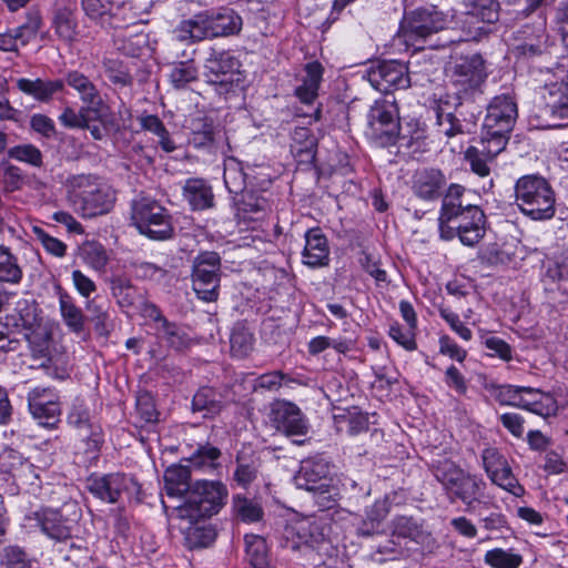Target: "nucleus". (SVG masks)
<instances>
[{"label": "nucleus", "mask_w": 568, "mask_h": 568, "mask_svg": "<svg viewBox=\"0 0 568 568\" xmlns=\"http://www.w3.org/2000/svg\"><path fill=\"white\" fill-rule=\"evenodd\" d=\"M260 473V459L252 457L250 459L242 455L236 457V468L233 473V480L242 488H247Z\"/></svg>", "instance_id": "obj_44"}, {"label": "nucleus", "mask_w": 568, "mask_h": 568, "mask_svg": "<svg viewBox=\"0 0 568 568\" xmlns=\"http://www.w3.org/2000/svg\"><path fill=\"white\" fill-rule=\"evenodd\" d=\"M493 484L501 487L504 490L514 495V497H520V493L518 490L521 487L518 485L517 479L511 474V470L508 465H505L501 469H498L495 474L489 475Z\"/></svg>", "instance_id": "obj_58"}, {"label": "nucleus", "mask_w": 568, "mask_h": 568, "mask_svg": "<svg viewBox=\"0 0 568 568\" xmlns=\"http://www.w3.org/2000/svg\"><path fill=\"white\" fill-rule=\"evenodd\" d=\"M85 489L95 497H136L141 485L125 474H92L85 479Z\"/></svg>", "instance_id": "obj_16"}, {"label": "nucleus", "mask_w": 568, "mask_h": 568, "mask_svg": "<svg viewBox=\"0 0 568 568\" xmlns=\"http://www.w3.org/2000/svg\"><path fill=\"white\" fill-rule=\"evenodd\" d=\"M447 23V14L437 7H419L405 13L402 30L406 41H419L444 30Z\"/></svg>", "instance_id": "obj_13"}, {"label": "nucleus", "mask_w": 568, "mask_h": 568, "mask_svg": "<svg viewBox=\"0 0 568 568\" xmlns=\"http://www.w3.org/2000/svg\"><path fill=\"white\" fill-rule=\"evenodd\" d=\"M471 192L460 184H450L444 194L438 216L439 236L444 241L456 237V230L462 227L469 212L478 205L470 201Z\"/></svg>", "instance_id": "obj_9"}, {"label": "nucleus", "mask_w": 568, "mask_h": 568, "mask_svg": "<svg viewBox=\"0 0 568 568\" xmlns=\"http://www.w3.org/2000/svg\"><path fill=\"white\" fill-rule=\"evenodd\" d=\"M33 233L48 253L58 257H61L65 254L67 245L62 241L50 236L47 232L38 226L33 227Z\"/></svg>", "instance_id": "obj_62"}, {"label": "nucleus", "mask_w": 568, "mask_h": 568, "mask_svg": "<svg viewBox=\"0 0 568 568\" xmlns=\"http://www.w3.org/2000/svg\"><path fill=\"white\" fill-rule=\"evenodd\" d=\"M568 280V255H561L558 260L549 262L544 274V281L551 283Z\"/></svg>", "instance_id": "obj_60"}, {"label": "nucleus", "mask_w": 568, "mask_h": 568, "mask_svg": "<svg viewBox=\"0 0 568 568\" xmlns=\"http://www.w3.org/2000/svg\"><path fill=\"white\" fill-rule=\"evenodd\" d=\"M434 476L444 488L456 497L476 496L483 494L485 484L475 476L466 475L454 462L438 460L434 465Z\"/></svg>", "instance_id": "obj_15"}, {"label": "nucleus", "mask_w": 568, "mask_h": 568, "mask_svg": "<svg viewBox=\"0 0 568 568\" xmlns=\"http://www.w3.org/2000/svg\"><path fill=\"white\" fill-rule=\"evenodd\" d=\"M149 310V316L156 323L159 338L165 341L175 351H183L191 345V338L183 327L169 322L154 304H151Z\"/></svg>", "instance_id": "obj_26"}, {"label": "nucleus", "mask_w": 568, "mask_h": 568, "mask_svg": "<svg viewBox=\"0 0 568 568\" xmlns=\"http://www.w3.org/2000/svg\"><path fill=\"white\" fill-rule=\"evenodd\" d=\"M226 399L222 392L211 386L200 387L193 395L191 409L202 414L203 418H214L225 407Z\"/></svg>", "instance_id": "obj_28"}, {"label": "nucleus", "mask_w": 568, "mask_h": 568, "mask_svg": "<svg viewBox=\"0 0 568 568\" xmlns=\"http://www.w3.org/2000/svg\"><path fill=\"white\" fill-rule=\"evenodd\" d=\"M542 460L541 467L548 475H560L568 471L567 462L557 450H547L542 456Z\"/></svg>", "instance_id": "obj_61"}, {"label": "nucleus", "mask_w": 568, "mask_h": 568, "mask_svg": "<svg viewBox=\"0 0 568 568\" xmlns=\"http://www.w3.org/2000/svg\"><path fill=\"white\" fill-rule=\"evenodd\" d=\"M272 193L266 189L255 190L250 186L237 197H233L236 216L243 221H258L266 216L272 206Z\"/></svg>", "instance_id": "obj_21"}, {"label": "nucleus", "mask_w": 568, "mask_h": 568, "mask_svg": "<svg viewBox=\"0 0 568 568\" xmlns=\"http://www.w3.org/2000/svg\"><path fill=\"white\" fill-rule=\"evenodd\" d=\"M221 257L216 252H202L192 265V286L197 297L214 302L219 297Z\"/></svg>", "instance_id": "obj_12"}, {"label": "nucleus", "mask_w": 568, "mask_h": 568, "mask_svg": "<svg viewBox=\"0 0 568 568\" xmlns=\"http://www.w3.org/2000/svg\"><path fill=\"white\" fill-rule=\"evenodd\" d=\"M224 183L230 193L237 197L248 190V184L252 186L253 183L250 180V174L244 171L240 163H230L225 165L223 174Z\"/></svg>", "instance_id": "obj_42"}, {"label": "nucleus", "mask_w": 568, "mask_h": 568, "mask_svg": "<svg viewBox=\"0 0 568 568\" xmlns=\"http://www.w3.org/2000/svg\"><path fill=\"white\" fill-rule=\"evenodd\" d=\"M81 256L84 263L95 271L104 270L109 261L106 251L98 242H85L81 247Z\"/></svg>", "instance_id": "obj_52"}, {"label": "nucleus", "mask_w": 568, "mask_h": 568, "mask_svg": "<svg viewBox=\"0 0 568 568\" xmlns=\"http://www.w3.org/2000/svg\"><path fill=\"white\" fill-rule=\"evenodd\" d=\"M8 156L33 168L43 165V155L40 149L31 143L18 144L8 150Z\"/></svg>", "instance_id": "obj_48"}, {"label": "nucleus", "mask_w": 568, "mask_h": 568, "mask_svg": "<svg viewBox=\"0 0 568 568\" xmlns=\"http://www.w3.org/2000/svg\"><path fill=\"white\" fill-rule=\"evenodd\" d=\"M464 10L457 17L462 34L450 42L475 41L487 39L493 26L499 20L500 4L498 0H464Z\"/></svg>", "instance_id": "obj_5"}, {"label": "nucleus", "mask_w": 568, "mask_h": 568, "mask_svg": "<svg viewBox=\"0 0 568 568\" xmlns=\"http://www.w3.org/2000/svg\"><path fill=\"white\" fill-rule=\"evenodd\" d=\"M241 67L240 60L232 52L211 48L204 63V77L217 94L227 95L245 85Z\"/></svg>", "instance_id": "obj_6"}, {"label": "nucleus", "mask_w": 568, "mask_h": 568, "mask_svg": "<svg viewBox=\"0 0 568 568\" xmlns=\"http://www.w3.org/2000/svg\"><path fill=\"white\" fill-rule=\"evenodd\" d=\"M446 178L438 169H425L415 175L414 194L423 201H436L443 194Z\"/></svg>", "instance_id": "obj_27"}, {"label": "nucleus", "mask_w": 568, "mask_h": 568, "mask_svg": "<svg viewBox=\"0 0 568 568\" xmlns=\"http://www.w3.org/2000/svg\"><path fill=\"white\" fill-rule=\"evenodd\" d=\"M136 410L145 423H154L158 420L159 413L155 408L153 398L149 394L138 397Z\"/></svg>", "instance_id": "obj_64"}, {"label": "nucleus", "mask_w": 568, "mask_h": 568, "mask_svg": "<svg viewBox=\"0 0 568 568\" xmlns=\"http://www.w3.org/2000/svg\"><path fill=\"white\" fill-rule=\"evenodd\" d=\"M183 196L194 211L205 210L213 205L212 187L203 179H187L183 186Z\"/></svg>", "instance_id": "obj_34"}, {"label": "nucleus", "mask_w": 568, "mask_h": 568, "mask_svg": "<svg viewBox=\"0 0 568 568\" xmlns=\"http://www.w3.org/2000/svg\"><path fill=\"white\" fill-rule=\"evenodd\" d=\"M521 400L528 404L525 406H519V408L542 417L555 415L557 412V404L555 398L550 394L544 393L538 388L524 386Z\"/></svg>", "instance_id": "obj_36"}, {"label": "nucleus", "mask_w": 568, "mask_h": 568, "mask_svg": "<svg viewBox=\"0 0 568 568\" xmlns=\"http://www.w3.org/2000/svg\"><path fill=\"white\" fill-rule=\"evenodd\" d=\"M484 560L493 568H518L523 564L521 555L501 548L488 550Z\"/></svg>", "instance_id": "obj_47"}, {"label": "nucleus", "mask_w": 568, "mask_h": 568, "mask_svg": "<svg viewBox=\"0 0 568 568\" xmlns=\"http://www.w3.org/2000/svg\"><path fill=\"white\" fill-rule=\"evenodd\" d=\"M515 204L532 221H549L556 214V193L547 179L539 174L520 176L514 186Z\"/></svg>", "instance_id": "obj_2"}, {"label": "nucleus", "mask_w": 568, "mask_h": 568, "mask_svg": "<svg viewBox=\"0 0 568 568\" xmlns=\"http://www.w3.org/2000/svg\"><path fill=\"white\" fill-rule=\"evenodd\" d=\"M197 79V69L192 61H182L173 65L170 72L171 84L180 90Z\"/></svg>", "instance_id": "obj_49"}, {"label": "nucleus", "mask_w": 568, "mask_h": 568, "mask_svg": "<svg viewBox=\"0 0 568 568\" xmlns=\"http://www.w3.org/2000/svg\"><path fill=\"white\" fill-rule=\"evenodd\" d=\"M518 115L510 94L496 95L487 106L480 138L493 142L495 150H505Z\"/></svg>", "instance_id": "obj_7"}, {"label": "nucleus", "mask_w": 568, "mask_h": 568, "mask_svg": "<svg viewBox=\"0 0 568 568\" xmlns=\"http://www.w3.org/2000/svg\"><path fill=\"white\" fill-rule=\"evenodd\" d=\"M68 200L73 211L83 219L109 213L115 194L110 185L94 174H77L68 179Z\"/></svg>", "instance_id": "obj_1"}, {"label": "nucleus", "mask_w": 568, "mask_h": 568, "mask_svg": "<svg viewBox=\"0 0 568 568\" xmlns=\"http://www.w3.org/2000/svg\"><path fill=\"white\" fill-rule=\"evenodd\" d=\"M131 220L139 233L151 240L164 241L174 234L171 214L154 199L143 196L133 200Z\"/></svg>", "instance_id": "obj_8"}, {"label": "nucleus", "mask_w": 568, "mask_h": 568, "mask_svg": "<svg viewBox=\"0 0 568 568\" xmlns=\"http://www.w3.org/2000/svg\"><path fill=\"white\" fill-rule=\"evenodd\" d=\"M212 38L237 34L242 30V18L230 8L209 11Z\"/></svg>", "instance_id": "obj_33"}, {"label": "nucleus", "mask_w": 568, "mask_h": 568, "mask_svg": "<svg viewBox=\"0 0 568 568\" xmlns=\"http://www.w3.org/2000/svg\"><path fill=\"white\" fill-rule=\"evenodd\" d=\"M485 60L478 53L460 58L453 67L452 83L462 98L476 102L487 79Z\"/></svg>", "instance_id": "obj_11"}, {"label": "nucleus", "mask_w": 568, "mask_h": 568, "mask_svg": "<svg viewBox=\"0 0 568 568\" xmlns=\"http://www.w3.org/2000/svg\"><path fill=\"white\" fill-rule=\"evenodd\" d=\"M64 87L68 85L74 90L85 110L99 113L103 106V99L97 84L83 72L79 70H69L65 72ZM84 110V108L82 109Z\"/></svg>", "instance_id": "obj_24"}, {"label": "nucleus", "mask_w": 568, "mask_h": 568, "mask_svg": "<svg viewBox=\"0 0 568 568\" xmlns=\"http://www.w3.org/2000/svg\"><path fill=\"white\" fill-rule=\"evenodd\" d=\"M366 134L381 146L393 145L397 141H402V145L409 148L413 140L423 138V132L418 129L414 131L415 135L409 138L402 132L397 103L395 100L386 98L376 100L371 105L367 113Z\"/></svg>", "instance_id": "obj_4"}, {"label": "nucleus", "mask_w": 568, "mask_h": 568, "mask_svg": "<svg viewBox=\"0 0 568 568\" xmlns=\"http://www.w3.org/2000/svg\"><path fill=\"white\" fill-rule=\"evenodd\" d=\"M524 386L514 385H496L491 387L494 398L500 404L506 406H525L528 403L521 400V393Z\"/></svg>", "instance_id": "obj_53"}, {"label": "nucleus", "mask_w": 568, "mask_h": 568, "mask_svg": "<svg viewBox=\"0 0 568 568\" xmlns=\"http://www.w3.org/2000/svg\"><path fill=\"white\" fill-rule=\"evenodd\" d=\"M0 565L4 568H33L34 560L21 547L7 546L2 550Z\"/></svg>", "instance_id": "obj_54"}, {"label": "nucleus", "mask_w": 568, "mask_h": 568, "mask_svg": "<svg viewBox=\"0 0 568 568\" xmlns=\"http://www.w3.org/2000/svg\"><path fill=\"white\" fill-rule=\"evenodd\" d=\"M415 331L416 329L412 327H407V329H404L398 323H393L389 326L388 335L406 351H414L417 348V344L415 341Z\"/></svg>", "instance_id": "obj_59"}, {"label": "nucleus", "mask_w": 568, "mask_h": 568, "mask_svg": "<svg viewBox=\"0 0 568 568\" xmlns=\"http://www.w3.org/2000/svg\"><path fill=\"white\" fill-rule=\"evenodd\" d=\"M215 142V128L206 116L194 118L190 122L189 143L195 149H210Z\"/></svg>", "instance_id": "obj_37"}, {"label": "nucleus", "mask_w": 568, "mask_h": 568, "mask_svg": "<svg viewBox=\"0 0 568 568\" xmlns=\"http://www.w3.org/2000/svg\"><path fill=\"white\" fill-rule=\"evenodd\" d=\"M171 500L173 501L172 505H166L164 499H161V504L169 519L179 521V528L205 523L224 506L223 499Z\"/></svg>", "instance_id": "obj_14"}, {"label": "nucleus", "mask_w": 568, "mask_h": 568, "mask_svg": "<svg viewBox=\"0 0 568 568\" xmlns=\"http://www.w3.org/2000/svg\"><path fill=\"white\" fill-rule=\"evenodd\" d=\"M486 215L478 206L469 212L462 227L456 230V237L466 246H475L484 237L486 229Z\"/></svg>", "instance_id": "obj_35"}, {"label": "nucleus", "mask_w": 568, "mask_h": 568, "mask_svg": "<svg viewBox=\"0 0 568 568\" xmlns=\"http://www.w3.org/2000/svg\"><path fill=\"white\" fill-rule=\"evenodd\" d=\"M368 81L376 90L388 93L410 85L408 68L399 61H382L367 74Z\"/></svg>", "instance_id": "obj_19"}, {"label": "nucleus", "mask_w": 568, "mask_h": 568, "mask_svg": "<svg viewBox=\"0 0 568 568\" xmlns=\"http://www.w3.org/2000/svg\"><path fill=\"white\" fill-rule=\"evenodd\" d=\"M39 524L42 531L50 538L62 541L70 537V530L60 519L58 513L53 510H44L42 514L37 513Z\"/></svg>", "instance_id": "obj_43"}, {"label": "nucleus", "mask_w": 568, "mask_h": 568, "mask_svg": "<svg viewBox=\"0 0 568 568\" xmlns=\"http://www.w3.org/2000/svg\"><path fill=\"white\" fill-rule=\"evenodd\" d=\"M434 111L437 134L448 140L471 133L480 114L475 102L469 98H462L458 90L454 94L440 95Z\"/></svg>", "instance_id": "obj_3"}, {"label": "nucleus", "mask_w": 568, "mask_h": 568, "mask_svg": "<svg viewBox=\"0 0 568 568\" xmlns=\"http://www.w3.org/2000/svg\"><path fill=\"white\" fill-rule=\"evenodd\" d=\"M184 536V544L187 548L207 547L215 539V531L205 523L186 525L180 528Z\"/></svg>", "instance_id": "obj_41"}, {"label": "nucleus", "mask_w": 568, "mask_h": 568, "mask_svg": "<svg viewBox=\"0 0 568 568\" xmlns=\"http://www.w3.org/2000/svg\"><path fill=\"white\" fill-rule=\"evenodd\" d=\"M42 17L39 11L30 10L27 13V20L21 26L14 28L12 31L14 37L19 39L21 45L28 44L32 39L36 38L37 33L41 29Z\"/></svg>", "instance_id": "obj_51"}, {"label": "nucleus", "mask_w": 568, "mask_h": 568, "mask_svg": "<svg viewBox=\"0 0 568 568\" xmlns=\"http://www.w3.org/2000/svg\"><path fill=\"white\" fill-rule=\"evenodd\" d=\"M503 150H495L493 142L480 138L477 146H469L465 152V160L469 163L471 172L486 178L490 174L489 162Z\"/></svg>", "instance_id": "obj_32"}, {"label": "nucleus", "mask_w": 568, "mask_h": 568, "mask_svg": "<svg viewBox=\"0 0 568 568\" xmlns=\"http://www.w3.org/2000/svg\"><path fill=\"white\" fill-rule=\"evenodd\" d=\"M52 27L61 40L65 42L74 40L77 34V21L72 10L68 7H57L53 12Z\"/></svg>", "instance_id": "obj_40"}, {"label": "nucleus", "mask_w": 568, "mask_h": 568, "mask_svg": "<svg viewBox=\"0 0 568 568\" xmlns=\"http://www.w3.org/2000/svg\"><path fill=\"white\" fill-rule=\"evenodd\" d=\"M30 126L34 132L47 139L54 136L57 133L53 120L45 114H33L30 119Z\"/></svg>", "instance_id": "obj_63"}, {"label": "nucleus", "mask_w": 568, "mask_h": 568, "mask_svg": "<svg viewBox=\"0 0 568 568\" xmlns=\"http://www.w3.org/2000/svg\"><path fill=\"white\" fill-rule=\"evenodd\" d=\"M111 291L121 307H131L134 305L136 290L129 281L123 278L113 280Z\"/></svg>", "instance_id": "obj_57"}, {"label": "nucleus", "mask_w": 568, "mask_h": 568, "mask_svg": "<svg viewBox=\"0 0 568 568\" xmlns=\"http://www.w3.org/2000/svg\"><path fill=\"white\" fill-rule=\"evenodd\" d=\"M390 531L394 537L414 541L426 552H433L438 547L432 532L413 517L396 516L390 523Z\"/></svg>", "instance_id": "obj_23"}, {"label": "nucleus", "mask_w": 568, "mask_h": 568, "mask_svg": "<svg viewBox=\"0 0 568 568\" xmlns=\"http://www.w3.org/2000/svg\"><path fill=\"white\" fill-rule=\"evenodd\" d=\"M245 552L253 568H270L265 540L256 535L245 536Z\"/></svg>", "instance_id": "obj_45"}, {"label": "nucleus", "mask_w": 568, "mask_h": 568, "mask_svg": "<svg viewBox=\"0 0 568 568\" xmlns=\"http://www.w3.org/2000/svg\"><path fill=\"white\" fill-rule=\"evenodd\" d=\"M304 239L303 264L311 268L327 266L329 263V246L322 230L320 227L310 229L305 232Z\"/></svg>", "instance_id": "obj_25"}, {"label": "nucleus", "mask_w": 568, "mask_h": 568, "mask_svg": "<svg viewBox=\"0 0 568 568\" xmlns=\"http://www.w3.org/2000/svg\"><path fill=\"white\" fill-rule=\"evenodd\" d=\"M332 465L324 455H315L302 462L301 468L295 476L296 487L308 493H327L328 476Z\"/></svg>", "instance_id": "obj_18"}, {"label": "nucleus", "mask_w": 568, "mask_h": 568, "mask_svg": "<svg viewBox=\"0 0 568 568\" xmlns=\"http://www.w3.org/2000/svg\"><path fill=\"white\" fill-rule=\"evenodd\" d=\"M221 457V450L210 444L200 445L196 450L191 455L189 462L195 468L217 466L216 462Z\"/></svg>", "instance_id": "obj_56"}, {"label": "nucleus", "mask_w": 568, "mask_h": 568, "mask_svg": "<svg viewBox=\"0 0 568 568\" xmlns=\"http://www.w3.org/2000/svg\"><path fill=\"white\" fill-rule=\"evenodd\" d=\"M189 466L172 465L164 471V488L169 497H184L191 489L199 497H226L227 489L220 480H197L190 484Z\"/></svg>", "instance_id": "obj_10"}, {"label": "nucleus", "mask_w": 568, "mask_h": 568, "mask_svg": "<svg viewBox=\"0 0 568 568\" xmlns=\"http://www.w3.org/2000/svg\"><path fill=\"white\" fill-rule=\"evenodd\" d=\"M516 41L513 48L515 55L527 58L539 55L545 49V28L541 24L535 28L526 26L518 30Z\"/></svg>", "instance_id": "obj_30"}, {"label": "nucleus", "mask_w": 568, "mask_h": 568, "mask_svg": "<svg viewBox=\"0 0 568 568\" xmlns=\"http://www.w3.org/2000/svg\"><path fill=\"white\" fill-rule=\"evenodd\" d=\"M270 417L276 429L286 436H305L308 433V424L304 414L292 402H274L271 406Z\"/></svg>", "instance_id": "obj_20"}, {"label": "nucleus", "mask_w": 568, "mask_h": 568, "mask_svg": "<svg viewBox=\"0 0 568 568\" xmlns=\"http://www.w3.org/2000/svg\"><path fill=\"white\" fill-rule=\"evenodd\" d=\"M29 412L39 425L53 429L60 423L61 405L52 388L37 386L28 392Z\"/></svg>", "instance_id": "obj_17"}, {"label": "nucleus", "mask_w": 568, "mask_h": 568, "mask_svg": "<svg viewBox=\"0 0 568 568\" xmlns=\"http://www.w3.org/2000/svg\"><path fill=\"white\" fill-rule=\"evenodd\" d=\"M559 81L547 83L545 85L544 98L547 108L550 109L551 114L559 118L568 116V71L558 69Z\"/></svg>", "instance_id": "obj_29"}, {"label": "nucleus", "mask_w": 568, "mask_h": 568, "mask_svg": "<svg viewBox=\"0 0 568 568\" xmlns=\"http://www.w3.org/2000/svg\"><path fill=\"white\" fill-rule=\"evenodd\" d=\"M209 11L194 14L190 19L182 20L175 28L174 33L180 41L199 42L212 38Z\"/></svg>", "instance_id": "obj_31"}, {"label": "nucleus", "mask_w": 568, "mask_h": 568, "mask_svg": "<svg viewBox=\"0 0 568 568\" xmlns=\"http://www.w3.org/2000/svg\"><path fill=\"white\" fill-rule=\"evenodd\" d=\"M102 65L105 75L114 85H132L133 78L122 61L116 59H104Z\"/></svg>", "instance_id": "obj_50"}, {"label": "nucleus", "mask_w": 568, "mask_h": 568, "mask_svg": "<svg viewBox=\"0 0 568 568\" xmlns=\"http://www.w3.org/2000/svg\"><path fill=\"white\" fill-rule=\"evenodd\" d=\"M390 509L388 499H375L365 509V518L357 528V534L364 537L374 535L379 524L385 519Z\"/></svg>", "instance_id": "obj_38"}, {"label": "nucleus", "mask_w": 568, "mask_h": 568, "mask_svg": "<svg viewBox=\"0 0 568 568\" xmlns=\"http://www.w3.org/2000/svg\"><path fill=\"white\" fill-rule=\"evenodd\" d=\"M60 311L65 325L71 332L79 334L84 329L85 316L69 296L60 297Z\"/></svg>", "instance_id": "obj_46"}, {"label": "nucleus", "mask_w": 568, "mask_h": 568, "mask_svg": "<svg viewBox=\"0 0 568 568\" xmlns=\"http://www.w3.org/2000/svg\"><path fill=\"white\" fill-rule=\"evenodd\" d=\"M23 277L22 267L11 250L0 245V283L19 284Z\"/></svg>", "instance_id": "obj_39"}, {"label": "nucleus", "mask_w": 568, "mask_h": 568, "mask_svg": "<svg viewBox=\"0 0 568 568\" xmlns=\"http://www.w3.org/2000/svg\"><path fill=\"white\" fill-rule=\"evenodd\" d=\"M16 87L20 92L39 103H50L59 100L67 92L63 79L19 78L16 80Z\"/></svg>", "instance_id": "obj_22"}, {"label": "nucleus", "mask_w": 568, "mask_h": 568, "mask_svg": "<svg viewBox=\"0 0 568 568\" xmlns=\"http://www.w3.org/2000/svg\"><path fill=\"white\" fill-rule=\"evenodd\" d=\"M233 509L243 523H256L263 518V508L256 499H234Z\"/></svg>", "instance_id": "obj_55"}]
</instances>
